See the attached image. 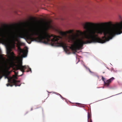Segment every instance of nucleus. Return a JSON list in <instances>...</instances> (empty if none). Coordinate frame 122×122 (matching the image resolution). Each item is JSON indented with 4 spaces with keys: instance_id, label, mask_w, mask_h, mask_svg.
Segmentation results:
<instances>
[{
    "instance_id": "f257e3e1",
    "label": "nucleus",
    "mask_w": 122,
    "mask_h": 122,
    "mask_svg": "<svg viewBox=\"0 0 122 122\" xmlns=\"http://www.w3.org/2000/svg\"><path fill=\"white\" fill-rule=\"evenodd\" d=\"M17 37L25 38L31 41H35L45 44L50 43L53 46L61 47V42L59 43L58 41L61 37L50 35L46 30H41L39 32L34 28H31L30 32L25 28H21L18 31V35L14 36L11 39L10 36L6 35L4 29L0 28V43L8 45L11 42L14 45L15 41L18 42L17 46L19 55L25 57L27 55V51L21 48L20 46L22 44L18 41Z\"/></svg>"
},
{
    "instance_id": "f03ea898",
    "label": "nucleus",
    "mask_w": 122,
    "mask_h": 122,
    "mask_svg": "<svg viewBox=\"0 0 122 122\" xmlns=\"http://www.w3.org/2000/svg\"><path fill=\"white\" fill-rule=\"evenodd\" d=\"M11 49L10 48H7V53L8 55H10L12 56L10 59L7 62L4 61L0 60V73L2 72L3 75H0V80L2 77L3 76H5V78L8 79V75L10 72L8 70L10 67L13 66L15 64L14 60V53L11 52Z\"/></svg>"
},
{
    "instance_id": "7ed1b4c3",
    "label": "nucleus",
    "mask_w": 122,
    "mask_h": 122,
    "mask_svg": "<svg viewBox=\"0 0 122 122\" xmlns=\"http://www.w3.org/2000/svg\"><path fill=\"white\" fill-rule=\"evenodd\" d=\"M15 70L17 71L18 70H20L23 73L25 72V70L27 69V72H29L30 71L31 72V69L28 66H23L22 65V62H20L19 63L15 65Z\"/></svg>"
},
{
    "instance_id": "20e7f679",
    "label": "nucleus",
    "mask_w": 122,
    "mask_h": 122,
    "mask_svg": "<svg viewBox=\"0 0 122 122\" xmlns=\"http://www.w3.org/2000/svg\"><path fill=\"white\" fill-rule=\"evenodd\" d=\"M17 76L16 75H13V78L8 80V81L9 83L6 84L7 86H12L15 85V86H20L21 85V84H20V81L16 80L15 79L17 78Z\"/></svg>"
},
{
    "instance_id": "39448f33",
    "label": "nucleus",
    "mask_w": 122,
    "mask_h": 122,
    "mask_svg": "<svg viewBox=\"0 0 122 122\" xmlns=\"http://www.w3.org/2000/svg\"><path fill=\"white\" fill-rule=\"evenodd\" d=\"M114 79V77H112L107 80L106 81L104 82V84L105 85L107 86H108L109 84Z\"/></svg>"
},
{
    "instance_id": "423d86ee",
    "label": "nucleus",
    "mask_w": 122,
    "mask_h": 122,
    "mask_svg": "<svg viewBox=\"0 0 122 122\" xmlns=\"http://www.w3.org/2000/svg\"><path fill=\"white\" fill-rule=\"evenodd\" d=\"M74 32L73 30H70L66 32H62L61 34L62 35L64 36H66L67 34H73Z\"/></svg>"
},
{
    "instance_id": "0eeeda50",
    "label": "nucleus",
    "mask_w": 122,
    "mask_h": 122,
    "mask_svg": "<svg viewBox=\"0 0 122 122\" xmlns=\"http://www.w3.org/2000/svg\"><path fill=\"white\" fill-rule=\"evenodd\" d=\"M90 112H88V115H87V118L88 119V120L90 118Z\"/></svg>"
},
{
    "instance_id": "6e6552de",
    "label": "nucleus",
    "mask_w": 122,
    "mask_h": 122,
    "mask_svg": "<svg viewBox=\"0 0 122 122\" xmlns=\"http://www.w3.org/2000/svg\"><path fill=\"white\" fill-rule=\"evenodd\" d=\"M35 18L31 17V18L30 19V20L32 21H33L35 20Z\"/></svg>"
},
{
    "instance_id": "1a4fd4ad",
    "label": "nucleus",
    "mask_w": 122,
    "mask_h": 122,
    "mask_svg": "<svg viewBox=\"0 0 122 122\" xmlns=\"http://www.w3.org/2000/svg\"><path fill=\"white\" fill-rule=\"evenodd\" d=\"M15 75L17 76L18 74V72H15Z\"/></svg>"
},
{
    "instance_id": "9d476101",
    "label": "nucleus",
    "mask_w": 122,
    "mask_h": 122,
    "mask_svg": "<svg viewBox=\"0 0 122 122\" xmlns=\"http://www.w3.org/2000/svg\"><path fill=\"white\" fill-rule=\"evenodd\" d=\"M105 79V78H104L103 76H102V81L104 82H104H105V81H104Z\"/></svg>"
},
{
    "instance_id": "9b49d317",
    "label": "nucleus",
    "mask_w": 122,
    "mask_h": 122,
    "mask_svg": "<svg viewBox=\"0 0 122 122\" xmlns=\"http://www.w3.org/2000/svg\"><path fill=\"white\" fill-rule=\"evenodd\" d=\"M2 52L0 50V57H2V56L1 55Z\"/></svg>"
},
{
    "instance_id": "f8f14e48",
    "label": "nucleus",
    "mask_w": 122,
    "mask_h": 122,
    "mask_svg": "<svg viewBox=\"0 0 122 122\" xmlns=\"http://www.w3.org/2000/svg\"><path fill=\"white\" fill-rule=\"evenodd\" d=\"M77 32H78V33H80L81 34H82V32H81L79 30H78L77 31Z\"/></svg>"
},
{
    "instance_id": "ddd939ff",
    "label": "nucleus",
    "mask_w": 122,
    "mask_h": 122,
    "mask_svg": "<svg viewBox=\"0 0 122 122\" xmlns=\"http://www.w3.org/2000/svg\"><path fill=\"white\" fill-rule=\"evenodd\" d=\"M76 103L79 106H80V105H81V104L80 103Z\"/></svg>"
},
{
    "instance_id": "4468645a",
    "label": "nucleus",
    "mask_w": 122,
    "mask_h": 122,
    "mask_svg": "<svg viewBox=\"0 0 122 122\" xmlns=\"http://www.w3.org/2000/svg\"><path fill=\"white\" fill-rule=\"evenodd\" d=\"M88 70H89V71H90V72H92L90 71V69L89 68H88Z\"/></svg>"
},
{
    "instance_id": "2eb2a0df",
    "label": "nucleus",
    "mask_w": 122,
    "mask_h": 122,
    "mask_svg": "<svg viewBox=\"0 0 122 122\" xmlns=\"http://www.w3.org/2000/svg\"><path fill=\"white\" fill-rule=\"evenodd\" d=\"M119 17L120 19H122V18L120 16H119Z\"/></svg>"
},
{
    "instance_id": "dca6fc26",
    "label": "nucleus",
    "mask_w": 122,
    "mask_h": 122,
    "mask_svg": "<svg viewBox=\"0 0 122 122\" xmlns=\"http://www.w3.org/2000/svg\"><path fill=\"white\" fill-rule=\"evenodd\" d=\"M90 122H92V120L91 119V118Z\"/></svg>"
},
{
    "instance_id": "f3484780",
    "label": "nucleus",
    "mask_w": 122,
    "mask_h": 122,
    "mask_svg": "<svg viewBox=\"0 0 122 122\" xmlns=\"http://www.w3.org/2000/svg\"><path fill=\"white\" fill-rule=\"evenodd\" d=\"M59 94V95H60V97H61L62 98V96H61V95H60V94Z\"/></svg>"
},
{
    "instance_id": "a211bd4d",
    "label": "nucleus",
    "mask_w": 122,
    "mask_h": 122,
    "mask_svg": "<svg viewBox=\"0 0 122 122\" xmlns=\"http://www.w3.org/2000/svg\"><path fill=\"white\" fill-rule=\"evenodd\" d=\"M33 110V108H31V111H32Z\"/></svg>"
},
{
    "instance_id": "6ab92c4d",
    "label": "nucleus",
    "mask_w": 122,
    "mask_h": 122,
    "mask_svg": "<svg viewBox=\"0 0 122 122\" xmlns=\"http://www.w3.org/2000/svg\"><path fill=\"white\" fill-rule=\"evenodd\" d=\"M85 67L86 68H87L86 67V66H85Z\"/></svg>"
},
{
    "instance_id": "aec40b11",
    "label": "nucleus",
    "mask_w": 122,
    "mask_h": 122,
    "mask_svg": "<svg viewBox=\"0 0 122 122\" xmlns=\"http://www.w3.org/2000/svg\"><path fill=\"white\" fill-rule=\"evenodd\" d=\"M104 73V72H103V73Z\"/></svg>"
}]
</instances>
